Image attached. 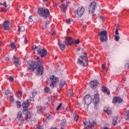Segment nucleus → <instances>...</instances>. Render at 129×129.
Returning a JSON list of instances; mask_svg holds the SVG:
<instances>
[{
    "instance_id": "obj_1",
    "label": "nucleus",
    "mask_w": 129,
    "mask_h": 129,
    "mask_svg": "<svg viewBox=\"0 0 129 129\" xmlns=\"http://www.w3.org/2000/svg\"><path fill=\"white\" fill-rule=\"evenodd\" d=\"M28 69L30 72H34L35 71V73L37 75H42L44 71V67L42 65L41 60L39 57H36L35 61L29 60Z\"/></svg>"
},
{
    "instance_id": "obj_2",
    "label": "nucleus",
    "mask_w": 129,
    "mask_h": 129,
    "mask_svg": "<svg viewBox=\"0 0 129 129\" xmlns=\"http://www.w3.org/2000/svg\"><path fill=\"white\" fill-rule=\"evenodd\" d=\"M38 13L41 17L44 19L48 18L50 16V11L49 9L45 8H40L38 10Z\"/></svg>"
},
{
    "instance_id": "obj_3",
    "label": "nucleus",
    "mask_w": 129,
    "mask_h": 129,
    "mask_svg": "<svg viewBox=\"0 0 129 129\" xmlns=\"http://www.w3.org/2000/svg\"><path fill=\"white\" fill-rule=\"evenodd\" d=\"M48 81L51 82L49 86L51 87V88L57 87L59 85V79L54 75L50 76V77L48 78Z\"/></svg>"
},
{
    "instance_id": "obj_4",
    "label": "nucleus",
    "mask_w": 129,
    "mask_h": 129,
    "mask_svg": "<svg viewBox=\"0 0 129 129\" xmlns=\"http://www.w3.org/2000/svg\"><path fill=\"white\" fill-rule=\"evenodd\" d=\"M98 37H100V40L102 43H103V42H107V41H108V35L106 30L99 32L98 33Z\"/></svg>"
},
{
    "instance_id": "obj_5",
    "label": "nucleus",
    "mask_w": 129,
    "mask_h": 129,
    "mask_svg": "<svg viewBox=\"0 0 129 129\" xmlns=\"http://www.w3.org/2000/svg\"><path fill=\"white\" fill-rule=\"evenodd\" d=\"M78 64L80 66H87L88 62H87V53H85L84 55H82L78 59Z\"/></svg>"
},
{
    "instance_id": "obj_6",
    "label": "nucleus",
    "mask_w": 129,
    "mask_h": 129,
    "mask_svg": "<svg viewBox=\"0 0 129 129\" xmlns=\"http://www.w3.org/2000/svg\"><path fill=\"white\" fill-rule=\"evenodd\" d=\"M34 50L35 52H37L38 55H39L41 58L43 57H45L47 55V50L45 48H40L38 46H35Z\"/></svg>"
},
{
    "instance_id": "obj_7",
    "label": "nucleus",
    "mask_w": 129,
    "mask_h": 129,
    "mask_svg": "<svg viewBox=\"0 0 129 129\" xmlns=\"http://www.w3.org/2000/svg\"><path fill=\"white\" fill-rule=\"evenodd\" d=\"M30 105H31V102H30L29 100H27L26 102H24L22 103V106L23 108V113L28 112V109L29 108V106H30Z\"/></svg>"
},
{
    "instance_id": "obj_8",
    "label": "nucleus",
    "mask_w": 129,
    "mask_h": 129,
    "mask_svg": "<svg viewBox=\"0 0 129 129\" xmlns=\"http://www.w3.org/2000/svg\"><path fill=\"white\" fill-rule=\"evenodd\" d=\"M69 3L65 0H62L61 6H59V8L61 9V12H66L67 10V7H68Z\"/></svg>"
},
{
    "instance_id": "obj_9",
    "label": "nucleus",
    "mask_w": 129,
    "mask_h": 129,
    "mask_svg": "<svg viewBox=\"0 0 129 129\" xmlns=\"http://www.w3.org/2000/svg\"><path fill=\"white\" fill-rule=\"evenodd\" d=\"M12 61L16 67H18L21 65V60H20L19 57L17 55L14 56Z\"/></svg>"
},
{
    "instance_id": "obj_10",
    "label": "nucleus",
    "mask_w": 129,
    "mask_h": 129,
    "mask_svg": "<svg viewBox=\"0 0 129 129\" xmlns=\"http://www.w3.org/2000/svg\"><path fill=\"white\" fill-rule=\"evenodd\" d=\"M84 101L85 104H86L87 106V107H88V106L90 105L92 102V98H91L89 95H86L85 97Z\"/></svg>"
},
{
    "instance_id": "obj_11",
    "label": "nucleus",
    "mask_w": 129,
    "mask_h": 129,
    "mask_svg": "<svg viewBox=\"0 0 129 129\" xmlns=\"http://www.w3.org/2000/svg\"><path fill=\"white\" fill-rule=\"evenodd\" d=\"M96 9V3L94 2L91 3L89 7V13L90 14H93Z\"/></svg>"
},
{
    "instance_id": "obj_12",
    "label": "nucleus",
    "mask_w": 129,
    "mask_h": 129,
    "mask_svg": "<svg viewBox=\"0 0 129 129\" xmlns=\"http://www.w3.org/2000/svg\"><path fill=\"white\" fill-rule=\"evenodd\" d=\"M84 124H85V126L87 128V127H91L93 128L94 127V125L96 124L95 121H93L92 122L90 121H86L84 122Z\"/></svg>"
},
{
    "instance_id": "obj_13",
    "label": "nucleus",
    "mask_w": 129,
    "mask_h": 129,
    "mask_svg": "<svg viewBox=\"0 0 129 129\" xmlns=\"http://www.w3.org/2000/svg\"><path fill=\"white\" fill-rule=\"evenodd\" d=\"M17 118L19 120V124L20 125H22L23 123H24V117L22 115V112L19 111L18 113Z\"/></svg>"
},
{
    "instance_id": "obj_14",
    "label": "nucleus",
    "mask_w": 129,
    "mask_h": 129,
    "mask_svg": "<svg viewBox=\"0 0 129 129\" xmlns=\"http://www.w3.org/2000/svg\"><path fill=\"white\" fill-rule=\"evenodd\" d=\"M74 42V39H72L71 37H66V40L64 41L65 44L68 45V46L71 45L72 44H73Z\"/></svg>"
},
{
    "instance_id": "obj_15",
    "label": "nucleus",
    "mask_w": 129,
    "mask_h": 129,
    "mask_svg": "<svg viewBox=\"0 0 129 129\" xmlns=\"http://www.w3.org/2000/svg\"><path fill=\"white\" fill-rule=\"evenodd\" d=\"M98 84H99V83H98L97 80L91 81L90 82V86L91 88H93V89H95V88L97 87V85H98Z\"/></svg>"
},
{
    "instance_id": "obj_16",
    "label": "nucleus",
    "mask_w": 129,
    "mask_h": 129,
    "mask_svg": "<svg viewBox=\"0 0 129 129\" xmlns=\"http://www.w3.org/2000/svg\"><path fill=\"white\" fill-rule=\"evenodd\" d=\"M85 12V9L84 7H80L77 9V13L79 17H81Z\"/></svg>"
},
{
    "instance_id": "obj_17",
    "label": "nucleus",
    "mask_w": 129,
    "mask_h": 129,
    "mask_svg": "<svg viewBox=\"0 0 129 129\" xmlns=\"http://www.w3.org/2000/svg\"><path fill=\"white\" fill-rule=\"evenodd\" d=\"M3 27L6 31H8V30H10V21H5L3 24Z\"/></svg>"
},
{
    "instance_id": "obj_18",
    "label": "nucleus",
    "mask_w": 129,
    "mask_h": 129,
    "mask_svg": "<svg viewBox=\"0 0 129 129\" xmlns=\"http://www.w3.org/2000/svg\"><path fill=\"white\" fill-rule=\"evenodd\" d=\"M94 102L95 103V106H96L97 103L99 102V95L98 93L94 95Z\"/></svg>"
},
{
    "instance_id": "obj_19",
    "label": "nucleus",
    "mask_w": 129,
    "mask_h": 129,
    "mask_svg": "<svg viewBox=\"0 0 129 129\" xmlns=\"http://www.w3.org/2000/svg\"><path fill=\"white\" fill-rule=\"evenodd\" d=\"M113 103H120V102H122V99L120 98V97H114L113 98Z\"/></svg>"
},
{
    "instance_id": "obj_20",
    "label": "nucleus",
    "mask_w": 129,
    "mask_h": 129,
    "mask_svg": "<svg viewBox=\"0 0 129 129\" xmlns=\"http://www.w3.org/2000/svg\"><path fill=\"white\" fill-rule=\"evenodd\" d=\"M58 45L61 51H64V50H65V45L61 43V41H60V39H58Z\"/></svg>"
},
{
    "instance_id": "obj_21",
    "label": "nucleus",
    "mask_w": 129,
    "mask_h": 129,
    "mask_svg": "<svg viewBox=\"0 0 129 129\" xmlns=\"http://www.w3.org/2000/svg\"><path fill=\"white\" fill-rule=\"evenodd\" d=\"M25 114H26V118L25 119H26V120H27V121H29V120L31 118H32V114H31V113L29 112V111H28V112H26V113H24Z\"/></svg>"
},
{
    "instance_id": "obj_22",
    "label": "nucleus",
    "mask_w": 129,
    "mask_h": 129,
    "mask_svg": "<svg viewBox=\"0 0 129 129\" xmlns=\"http://www.w3.org/2000/svg\"><path fill=\"white\" fill-rule=\"evenodd\" d=\"M102 91H103V92H104V93H106L108 95H109V94H110L109 90H108L105 86L102 87Z\"/></svg>"
},
{
    "instance_id": "obj_23",
    "label": "nucleus",
    "mask_w": 129,
    "mask_h": 129,
    "mask_svg": "<svg viewBox=\"0 0 129 129\" xmlns=\"http://www.w3.org/2000/svg\"><path fill=\"white\" fill-rule=\"evenodd\" d=\"M42 107L41 106L38 105L36 107L37 113H41L42 110Z\"/></svg>"
},
{
    "instance_id": "obj_24",
    "label": "nucleus",
    "mask_w": 129,
    "mask_h": 129,
    "mask_svg": "<svg viewBox=\"0 0 129 129\" xmlns=\"http://www.w3.org/2000/svg\"><path fill=\"white\" fill-rule=\"evenodd\" d=\"M117 122H118V118H117V117H114L113 118L112 124L113 125H116L117 124Z\"/></svg>"
},
{
    "instance_id": "obj_25",
    "label": "nucleus",
    "mask_w": 129,
    "mask_h": 129,
    "mask_svg": "<svg viewBox=\"0 0 129 129\" xmlns=\"http://www.w3.org/2000/svg\"><path fill=\"white\" fill-rule=\"evenodd\" d=\"M67 23L68 24V25H71V24H73V19H72V18L67 19Z\"/></svg>"
},
{
    "instance_id": "obj_26",
    "label": "nucleus",
    "mask_w": 129,
    "mask_h": 129,
    "mask_svg": "<svg viewBox=\"0 0 129 129\" xmlns=\"http://www.w3.org/2000/svg\"><path fill=\"white\" fill-rule=\"evenodd\" d=\"M28 24L29 25H33L34 24V21L33 20V19L32 18V16H30L28 19Z\"/></svg>"
},
{
    "instance_id": "obj_27",
    "label": "nucleus",
    "mask_w": 129,
    "mask_h": 129,
    "mask_svg": "<svg viewBox=\"0 0 129 129\" xmlns=\"http://www.w3.org/2000/svg\"><path fill=\"white\" fill-rule=\"evenodd\" d=\"M64 85H65V81L64 80H61L59 84L60 88H62Z\"/></svg>"
},
{
    "instance_id": "obj_28",
    "label": "nucleus",
    "mask_w": 129,
    "mask_h": 129,
    "mask_svg": "<svg viewBox=\"0 0 129 129\" xmlns=\"http://www.w3.org/2000/svg\"><path fill=\"white\" fill-rule=\"evenodd\" d=\"M65 124H66V119H63L60 123V126H65Z\"/></svg>"
},
{
    "instance_id": "obj_29",
    "label": "nucleus",
    "mask_w": 129,
    "mask_h": 129,
    "mask_svg": "<svg viewBox=\"0 0 129 129\" xmlns=\"http://www.w3.org/2000/svg\"><path fill=\"white\" fill-rule=\"evenodd\" d=\"M16 96H17V98H21L22 97V96H23V93H22V92L19 91L17 93Z\"/></svg>"
},
{
    "instance_id": "obj_30",
    "label": "nucleus",
    "mask_w": 129,
    "mask_h": 129,
    "mask_svg": "<svg viewBox=\"0 0 129 129\" xmlns=\"http://www.w3.org/2000/svg\"><path fill=\"white\" fill-rule=\"evenodd\" d=\"M44 91L45 93H50V88L48 87H46L44 89Z\"/></svg>"
},
{
    "instance_id": "obj_31",
    "label": "nucleus",
    "mask_w": 129,
    "mask_h": 129,
    "mask_svg": "<svg viewBox=\"0 0 129 129\" xmlns=\"http://www.w3.org/2000/svg\"><path fill=\"white\" fill-rule=\"evenodd\" d=\"M104 112H106L107 113V114H111L112 113V111L111 110H110V109H104Z\"/></svg>"
},
{
    "instance_id": "obj_32",
    "label": "nucleus",
    "mask_w": 129,
    "mask_h": 129,
    "mask_svg": "<svg viewBox=\"0 0 129 129\" xmlns=\"http://www.w3.org/2000/svg\"><path fill=\"white\" fill-rule=\"evenodd\" d=\"M26 31V28H25V27L21 26L19 28V32H25Z\"/></svg>"
},
{
    "instance_id": "obj_33",
    "label": "nucleus",
    "mask_w": 129,
    "mask_h": 129,
    "mask_svg": "<svg viewBox=\"0 0 129 129\" xmlns=\"http://www.w3.org/2000/svg\"><path fill=\"white\" fill-rule=\"evenodd\" d=\"M98 19L99 20L100 23H103V22H104V18H103L102 16H99Z\"/></svg>"
},
{
    "instance_id": "obj_34",
    "label": "nucleus",
    "mask_w": 129,
    "mask_h": 129,
    "mask_svg": "<svg viewBox=\"0 0 129 129\" xmlns=\"http://www.w3.org/2000/svg\"><path fill=\"white\" fill-rule=\"evenodd\" d=\"M17 106L18 108H20L21 107V102L19 101H16Z\"/></svg>"
},
{
    "instance_id": "obj_35",
    "label": "nucleus",
    "mask_w": 129,
    "mask_h": 129,
    "mask_svg": "<svg viewBox=\"0 0 129 129\" xmlns=\"http://www.w3.org/2000/svg\"><path fill=\"white\" fill-rule=\"evenodd\" d=\"M74 119L76 121H78V119H79V116L76 114L74 116Z\"/></svg>"
},
{
    "instance_id": "obj_36",
    "label": "nucleus",
    "mask_w": 129,
    "mask_h": 129,
    "mask_svg": "<svg viewBox=\"0 0 129 129\" xmlns=\"http://www.w3.org/2000/svg\"><path fill=\"white\" fill-rule=\"evenodd\" d=\"M125 68L129 69V61H127L125 64Z\"/></svg>"
},
{
    "instance_id": "obj_37",
    "label": "nucleus",
    "mask_w": 129,
    "mask_h": 129,
    "mask_svg": "<svg viewBox=\"0 0 129 129\" xmlns=\"http://www.w3.org/2000/svg\"><path fill=\"white\" fill-rule=\"evenodd\" d=\"M45 28H48V27H49L48 25H49V21H46L45 22Z\"/></svg>"
},
{
    "instance_id": "obj_38",
    "label": "nucleus",
    "mask_w": 129,
    "mask_h": 129,
    "mask_svg": "<svg viewBox=\"0 0 129 129\" xmlns=\"http://www.w3.org/2000/svg\"><path fill=\"white\" fill-rule=\"evenodd\" d=\"M9 80L10 82H13V81H14V77L12 76H10L9 78Z\"/></svg>"
},
{
    "instance_id": "obj_39",
    "label": "nucleus",
    "mask_w": 129,
    "mask_h": 129,
    "mask_svg": "<svg viewBox=\"0 0 129 129\" xmlns=\"http://www.w3.org/2000/svg\"><path fill=\"white\" fill-rule=\"evenodd\" d=\"M119 36H115V40L116 42H118V41H119Z\"/></svg>"
},
{
    "instance_id": "obj_40",
    "label": "nucleus",
    "mask_w": 129,
    "mask_h": 129,
    "mask_svg": "<svg viewBox=\"0 0 129 129\" xmlns=\"http://www.w3.org/2000/svg\"><path fill=\"white\" fill-rule=\"evenodd\" d=\"M10 46L12 49L16 48V45H15V44H14V43H11Z\"/></svg>"
},
{
    "instance_id": "obj_41",
    "label": "nucleus",
    "mask_w": 129,
    "mask_h": 129,
    "mask_svg": "<svg viewBox=\"0 0 129 129\" xmlns=\"http://www.w3.org/2000/svg\"><path fill=\"white\" fill-rule=\"evenodd\" d=\"M10 99L11 102H13L14 101V95L13 94H12V95H11L10 96Z\"/></svg>"
},
{
    "instance_id": "obj_42",
    "label": "nucleus",
    "mask_w": 129,
    "mask_h": 129,
    "mask_svg": "<svg viewBox=\"0 0 129 129\" xmlns=\"http://www.w3.org/2000/svg\"><path fill=\"white\" fill-rule=\"evenodd\" d=\"M37 95V91H33V93H32V96L33 97H35V96Z\"/></svg>"
},
{
    "instance_id": "obj_43",
    "label": "nucleus",
    "mask_w": 129,
    "mask_h": 129,
    "mask_svg": "<svg viewBox=\"0 0 129 129\" xmlns=\"http://www.w3.org/2000/svg\"><path fill=\"white\" fill-rule=\"evenodd\" d=\"M27 43H28V40H27V39L25 38L24 42H22V45H26V44H27Z\"/></svg>"
},
{
    "instance_id": "obj_44",
    "label": "nucleus",
    "mask_w": 129,
    "mask_h": 129,
    "mask_svg": "<svg viewBox=\"0 0 129 129\" xmlns=\"http://www.w3.org/2000/svg\"><path fill=\"white\" fill-rule=\"evenodd\" d=\"M126 118H127V119H129V110L126 111Z\"/></svg>"
},
{
    "instance_id": "obj_45",
    "label": "nucleus",
    "mask_w": 129,
    "mask_h": 129,
    "mask_svg": "<svg viewBox=\"0 0 129 129\" xmlns=\"http://www.w3.org/2000/svg\"><path fill=\"white\" fill-rule=\"evenodd\" d=\"M69 97H71L72 96H73V92L71 91L69 94Z\"/></svg>"
},
{
    "instance_id": "obj_46",
    "label": "nucleus",
    "mask_w": 129,
    "mask_h": 129,
    "mask_svg": "<svg viewBox=\"0 0 129 129\" xmlns=\"http://www.w3.org/2000/svg\"><path fill=\"white\" fill-rule=\"evenodd\" d=\"M79 43H80V41H79V39H77L75 41V44H76L77 45L79 44Z\"/></svg>"
},
{
    "instance_id": "obj_47",
    "label": "nucleus",
    "mask_w": 129,
    "mask_h": 129,
    "mask_svg": "<svg viewBox=\"0 0 129 129\" xmlns=\"http://www.w3.org/2000/svg\"><path fill=\"white\" fill-rule=\"evenodd\" d=\"M35 129H43V126L41 125L37 126Z\"/></svg>"
},
{
    "instance_id": "obj_48",
    "label": "nucleus",
    "mask_w": 129,
    "mask_h": 129,
    "mask_svg": "<svg viewBox=\"0 0 129 129\" xmlns=\"http://www.w3.org/2000/svg\"><path fill=\"white\" fill-rule=\"evenodd\" d=\"M6 95H9L10 94V91L9 90H7L5 92Z\"/></svg>"
},
{
    "instance_id": "obj_49",
    "label": "nucleus",
    "mask_w": 129,
    "mask_h": 129,
    "mask_svg": "<svg viewBox=\"0 0 129 129\" xmlns=\"http://www.w3.org/2000/svg\"><path fill=\"white\" fill-rule=\"evenodd\" d=\"M61 106H62V104H59V105L57 106V108H56V110H59L60 107H61Z\"/></svg>"
},
{
    "instance_id": "obj_50",
    "label": "nucleus",
    "mask_w": 129,
    "mask_h": 129,
    "mask_svg": "<svg viewBox=\"0 0 129 129\" xmlns=\"http://www.w3.org/2000/svg\"><path fill=\"white\" fill-rule=\"evenodd\" d=\"M115 35H119V33H118V29L117 28L115 30Z\"/></svg>"
},
{
    "instance_id": "obj_51",
    "label": "nucleus",
    "mask_w": 129,
    "mask_h": 129,
    "mask_svg": "<svg viewBox=\"0 0 129 129\" xmlns=\"http://www.w3.org/2000/svg\"><path fill=\"white\" fill-rule=\"evenodd\" d=\"M101 129H109V128L106 126H104V127H102Z\"/></svg>"
},
{
    "instance_id": "obj_52",
    "label": "nucleus",
    "mask_w": 129,
    "mask_h": 129,
    "mask_svg": "<svg viewBox=\"0 0 129 129\" xmlns=\"http://www.w3.org/2000/svg\"><path fill=\"white\" fill-rule=\"evenodd\" d=\"M3 6L4 7H5V8H7V3L6 2H5L4 4H3Z\"/></svg>"
},
{
    "instance_id": "obj_53",
    "label": "nucleus",
    "mask_w": 129,
    "mask_h": 129,
    "mask_svg": "<svg viewBox=\"0 0 129 129\" xmlns=\"http://www.w3.org/2000/svg\"><path fill=\"white\" fill-rule=\"evenodd\" d=\"M102 68L103 69V70H104V69H105V64H103Z\"/></svg>"
},
{
    "instance_id": "obj_54",
    "label": "nucleus",
    "mask_w": 129,
    "mask_h": 129,
    "mask_svg": "<svg viewBox=\"0 0 129 129\" xmlns=\"http://www.w3.org/2000/svg\"><path fill=\"white\" fill-rule=\"evenodd\" d=\"M5 60H6V61H9V60H10V58H9V57H6L5 58Z\"/></svg>"
},
{
    "instance_id": "obj_55",
    "label": "nucleus",
    "mask_w": 129,
    "mask_h": 129,
    "mask_svg": "<svg viewBox=\"0 0 129 129\" xmlns=\"http://www.w3.org/2000/svg\"><path fill=\"white\" fill-rule=\"evenodd\" d=\"M83 29H86V25H84V26H83Z\"/></svg>"
},
{
    "instance_id": "obj_56",
    "label": "nucleus",
    "mask_w": 129,
    "mask_h": 129,
    "mask_svg": "<svg viewBox=\"0 0 129 129\" xmlns=\"http://www.w3.org/2000/svg\"><path fill=\"white\" fill-rule=\"evenodd\" d=\"M55 35H56V33H55V32L52 33V36H55Z\"/></svg>"
},
{
    "instance_id": "obj_57",
    "label": "nucleus",
    "mask_w": 129,
    "mask_h": 129,
    "mask_svg": "<svg viewBox=\"0 0 129 129\" xmlns=\"http://www.w3.org/2000/svg\"><path fill=\"white\" fill-rule=\"evenodd\" d=\"M77 50H78V51H80V50H81L80 47L78 48H77Z\"/></svg>"
},
{
    "instance_id": "obj_58",
    "label": "nucleus",
    "mask_w": 129,
    "mask_h": 129,
    "mask_svg": "<svg viewBox=\"0 0 129 129\" xmlns=\"http://www.w3.org/2000/svg\"><path fill=\"white\" fill-rule=\"evenodd\" d=\"M118 26H119V24L115 25V27H116V28H118Z\"/></svg>"
},
{
    "instance_id": "obj_59",
    "label": "nucleus",
    "mask_w": 129,
    "mask_h": 129,
    "mask_svg": "<svg viewBox=\"0 0 129 129\" xmlns=\"http://www.w3.org/2000/svg\"><path fill=\"white\" fill-rule=\"evenodd\" d=\"M70 112H71V113H73V111H72V109L70 110Z\"/></svg>"
},
{
    "instance_id": "obj_60",
    "label": "nucleus",
    "mask_w": 129,
    "mask_h": 129,
    "mask_svg": "<svg viewBox=\"0 0 129 129\" xmlns=\"http://www.w3.org/2000/svg\"><path fill=\"white\" fill-rule=\"evenodd\" d=\"M3 5H4V4H3L2 3H0V6H3Z\"/></svg>"
},
{
    "instance_id": "obj_61",
    "label": "nucleus",
    "mask_w": 129,
    "mask_h": 129,
    "mask_svg": "<svg viewBox=\"0 0 129 129\" xmlns=\"http://www.w3.org/2000/svg\"><path fill=\"white\" fill-rule=\"evenodd\" d=\"M51 129H57V128L52 127V128H51Z\"/></svg>"
},
{
    "instance_id": "obj_62",
    "label": "nucleus",
    "mask_w": 129,
    "mask_h": 129,
    "mask_svg": "<svg viewBox=\"0 0 129 129\" xmlns=\"http://www.w3.org/2000/svg\"><path fill=\"white\" fill-rule=\"evenodd\" d=\"M50 116H51L49 115L48 117H47L46 118H49V117H50Z\"/></svg>"
},
{
    "instance_id": "obj_63",
    "label": "nucleus",
    "mask_w": 129,
    "mask_h": 129,
    "mask_svg": "<svg viewBox=\"0 0 129 129\" xmlns=\"http://www.w3.org/2000/svg\"><path fill=\"white\" fill-rule=\"evenodd\" d=\"M60 129H64V128H63V127H61Z\"/></svg>"
},
{
    "instance_id": "obj_64",
    "label": "nucleus",
    "mask_w": 129,
    "mask_h": 129,
    "mask_svg": "<svg viewBox=\"0 0 129 129\" xmlns=\"http://www.w3.org/2000/svg\"><path fill=\"white\" fill-rule=\"evenodd\" d=\"M44 2H46L47 0H43Z\"/></svg>"
}]
</instances>
